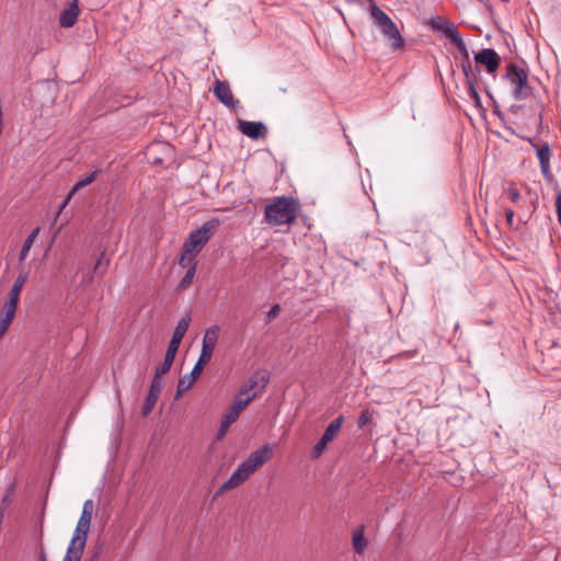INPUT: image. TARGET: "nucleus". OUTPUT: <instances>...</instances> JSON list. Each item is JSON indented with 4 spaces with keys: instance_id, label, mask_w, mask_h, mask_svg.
<instances>
[{
    "instance_id": "39448f33",
    "label": "nucleus",
    "mask_w": 561,
    "mask_h": 561,
    "mask_svg": "<svg viewBox=\"0 0 561 561\" xmlns=\"http://www.w3.org/2000/svg\"><path fill=\"white\" fill-rule=\"evenodd\" d=\"M506 79L512 85V93L515 100H526L531 94V87L528 83V73L525 69L515 64L507 65Z\"/></svg>"
},
{
    "instance_id": "72a5a7b5",
    "label": "nucleus",
    "mask_w": 561,
    "mask_h": 561,
    "mask_svg": "<svg viewBox=\"0 0 561 561\" xmlns=\"http://www.w3.org/2000/svg\"><path fill=\"white\" fill-rule=\"evenodd\" d=\"M39 561H48L44 549H42L39 552Z\"/></svg>"
},
{
    "instance_id": "6e6552de",
    "label": "nucleus",
    "mask_w": 561,
    "mask_h": 561,
    "mask_svg": "<svg viewBox=\"0 0 561 561\" xmlns=\"http://www.w3.org/2000/svg\"><path fill=\"white\" fill-rule=\"evenodd\" d=\"M343 421H344V417L341 415V416L336 417L335 420H333L329 424V426L325 428L322 437L320 438V440L313 447V450H312V454H311V457L313 459L319 458L324 453L328 444L331 440H333L334 437L340 432V430L342 427V424H343Z\"/></svg>"
},
{
    "instance_id": "2f4dec72",
    "label": "nucleus",
    "mask_w": 561,
    "mask_h": 561,
    "mask_svg": "<svg viewBox=\"0 0 561 561\" xmlns=\"http://www.w3.org/2000/svg\"><path fill=\"white\" fill-rule=\"evenodd\" d=\"M279 305H274L267 312V320L272 321L273 319H275L279 314Z\"/></svg>"
},
{
    "instance_id": "7ed1b4c3",
    "label": "nucleus",
    "mask_w": 561,
    "mask_h": 561,
    "mask_svg": "<svg viewBox=\"0 0 561 561\" xmlns=\"http://www.w3.org/2000/svg\"><path fill=\"white\" fill-rule=\"evenodd\" d=\"M268 381L270 378L265 373L255 374L252 378H250L248 382L241 386L239 392L236 394L224 417L234 423L241 412L249 405L252 400L256 398L259 392H262L265 389Z\"/></svg>"
},
{
    "instance_id": "ddd939ff",
    "label": "nucleus",
    "mask_w": 561,
    "mask_h": 561,
    "mask_svg": "<svg viewBox=\"0 0 561 561\" xmlns=\"http://www.w3.org/2000/svg\"><path fill=\"white\" fill-rule=\"evenodd\" d=\"M214 93L216 98L225 104L227 107L236 108L239 104V101L234 100L229 83L226 81H216V85L214 89Z\"/></svg>"
},
{
    "instance_id": "a878e982",
    "label": "nucleus",
    "mask_w": 561,
    "mask_h": 561,
    "mask_svg": "<svg viewBox=\"0 0 561 561\" xmlns=\"http://www.w3.org/2000/svg\"><path fill=\"white\" fill-rule=\"evenodd\" d=\"M195 256L196 255L194 253L186 252V250L183 248L179 264L183 267L192 266L194 263H196L194 261Z\"/></svg>"
},
{
    "instance_id": "412c9836",
    "label": "nucleus",
    "mask_w": 561,
    "mask_h": 561,
    "mask_svg": "<svg viewBox=\"0 0 561 561\" xmlns=\"http://www.w3.org/2000/svg\"><path fill=\"white\" fill-rule=\"evenodd\" d=\"M41 231L39 227H36L25 239L22 249L19 254V262H24L30 253L31 248L33 247L38 233Z\"/></svg>"
},
{
    "instance_id": "9b49d317",
    "label": "nucleus",
    "mask_w": 561,
    "mask_h": 561,
    "mask_svg": "<svg viewBox=\"0 0 561 561\" xmlns=\"http://www.w3.org/2000/svg\"><path fill=\"white\" fill-rule=\"evenodd\" d=\"M239 130L253 140L265 138L267 129L262 122L239 121Z\"/></svg>"
},
{
    "instance_id": "c85d7f7f",
    "label": "nucleus",
    "mask_w": 561,
    "mask_h": 561,
    "mask_svg": "<svg viewBox=\"0 0 561 561\" xmlns=\"http://www.w3.org/2000/svg\"><path fill=\"white\" fill-rule=\"evenodd\" d=\"M468 94L472 99L473 104H474L476 107H481L482 106L480 95H479V93L477 91V88H476V83L468 84Z\"/></svg>"
},
{
    "instance_id": "f3484780",
    "label": "nucleus",
    "mask_w": 561,
    "mask_h": 561,
    "mask_svg": "<svg viewBox=\"0 0 561 561\" xmlns=\"http://www.w3.org/2000/svg\"><path fill=\"white\" fill-rule=\"evenodd\" d=\"M18 307L4 304L0 311V339L5 334L12 323Z\"/></svg>"
},
{
    "instance_id": "473e14b6",
    "label": "nucleus",
    "mask_w": 561,
    "mask_h": 561,
    "mask_svg": "<svg viewBox=\"0 0 561 561\" xmlns=\"http://www.w3.org/2000/svg\"><path fill=\"white\" fill-rule=\"evenodd\" d=\"M514 210L512 208L505 209L506 222L511 228H514Z\"/></svg>"
},
{
    "instance_id": "4468645a",
    "label": "nucleus",
    "mask_w": 561,
    "mask_h": 561,
    "mask_svg": "<svg viewBox=\"0 0 561 561\" xmlns=\"http://www.w3.org/2000/svg\"><path fill=\"white\" fill-rule=\"evenodd\" d=\"M218 335H219V327L218 325H213L205 331V334L203 337L202 351H201V355H203V359L211 358L214 348L218 341Z\"/></svg>"
},
{
    "instance_id": "b1692460",
    "label": "nucleus",
    "mask_w": 561,
    "mask_h": 561,
    "mask_svg": "<svg viewBox=\"0 0 561 561\" xmlns=\"http://www.w3.org/2000/svg\"><path fill=\"white\" fill-rule=\"evenodd\" d=\"M367 542L364 537V528L362 527L353 536V547L357 553H362L365 550Z\"/></svg>"
},
{
    "instance_id": "c756f323",
    "label": "nucleus",
    "mask_w": 561,
    "mask_h": 561,
    "mask_svg": "<svg viewBox=\"0 0 561 561\" xmlns=\"http://www.w3.org/2000/svg\"><path fill=\"white\" fill-rule=\"evenodd\" d=\"M107 265H108V261H107V260H104V255H102V256L98 260V262H96V264H95V266H94V272H95V273H99L100 275H102V274L105 272V270H106Z\"/></svg>"
},
{
    "instance_id": "f03ea898",
    "label": "nucleus",
    "mask_w": 561,
    "mask_h": 561,
    "mask_svg": "<svg viewBox=\"0 0 561 561\" xmlns=\"http://www.w3.org/2000/svg\"><path fill=\"white\" fill-rule=\"evenodd\" d=\"M300 211V203L293 196H276L264 208V220L271 226H290Z\"/></svg>"
},
{
    "instance_id": "a211bd4d",
    "label": "nucleus",
    "mask_w": 561,
    "mask_h": 561,
    "mask_svg": "<svg viewBox=\"0 0 561 561\" xmlns=\"http://www.w3.org/2000/svg\"><path fill=\"white\" fill-rule=\"evenodd\" d=\"M537 158L539 160L541 173L543 174V176H550L551 150L548 142L543 144L540 148L537 149Z\"/></svg>"
},
{
    "instance_id": "f704fd0d",
    "label": "nucleus",
    "mask_w": 561,
    "mask_h": 561,
    "mask_svg": "<svg viewBox=\"0 0 561 561\" xmlns=\"http://www.w3.org/2000/svg\"><path fill=\"white\" fill-rule=\"evenodd\" d=\"M98 558H99V557H98V554H94V556L90 559V561H98Z\"/></svg>"
},
{
    "instance_id": "f8f14e48",
    "label": "nucleus",
    "mask_w": 561,
    "mask_h": 561,
    "mask_svg": "<svg viewBox=\"0 0 561 561\" xmlns=\"http://www.w3.org/2000/svg\"><path fill=\"white\" fill-rule=\"evenodd\" d=\"M474 60L478 64L485 66L488 72L494 73L500 66V56L492 48H484L474 55Z\"/></svg>"
},
{
    "instance_id": "dca6fc26",
    "label": "nucleus",
    "mask_w": 561,
    "mask_h": 561,
    "mask_svg": "<svg viewBox=\"0 0 561 561\" xmlns=\"http://www.w3.org/2000/svg\"><path fill=\"white\" fill-rule=\"evenodd\" d=\"M79 15L78 0H73L68 8L60 13L59 23L62 27H71L77 22Z\"/></svg>"
},
{
    "instance_id": "9d476101",
    "label": "nucleus",
    "mask_w": 561,
    "mask_h": 561,
    "mask_svg": "<svg viewBox=\"0 0 561 561\" xmlns=\"http://www.w3.org/2000/svg\"><path fill=\"white\" fill-rule=\"evenodd\" d=\"M190 321H191V317L188 314H186L178 322L175 330L173 332L172 339L169 343L167 354L175 357L179 346L181 344V341L188 330Z\"/></svg>"
},
{
    "instance_id": "bb28decb",
    "label": "nucleus",
    "mask_w": 561,
    "mask_h": 561,
    "mask_svg": "<svg viewBox=\"0 0 561 561\" xmlns=\"http://www.w3.org/2000/svg\"><path fill=\"white\" fill-rule=\"evenodd\" d=\"M373 416L374 412L369 411L368 409L363 410L357 421L358 427H365L373 420Z\"/></svg>"
},
{
    "instance_id": "0eeeda50",
    "label": "nucleus",
    "mask_w": 561,
    "mask_h": 561,
    "mask_svg": "<svg viewBox=\"0 0 561 561\" xmlns=\"http://www.w3.org/2000/svg\"><path fill=\"white\" fill-rule=\"evenodd\" d=\"M430 24L433 30L440 31L463 55L468 57L467 46L455 24L444 21L440 16L432 18Z\"/></svg>"
},
{
    "instance_id": "aec40b11",
    "label": "nucleus",
    "mask_w": 561,
    "mask_h": 561,
    "mask_svg": "<svg viewBox=\"0 0 561 561\" xmlns=\"http://www.w3.org/2000/svg\"><path fill=\"white\" fill-rule=\"evenodd\" d=\"M98 170L87 174L83 179H81L80 181H78L73 187L71 188V191L69 192L66 201L64 202L62 206H61V209L66 207V205L69 203V201L72 198V196L76 194L77 191H79L80 188L87 186V185H90L91 183H93L96 179V174H98Z\"/></svg>"
},
{
    "instance_id": "7c9ffc66",
    "label": "nucleus",
    "mask_w": 561,
    "mask_h": 561,
    "mask_svg": "<svg viewBox=\"0 0 561 561\" xmlns=\"http://www.w3.org/2000/svg\"><path fill=\"white\" fill-rule=\"evenodd\" d=\"M507 195H508V198L512 203H517L519 197H520V194L518 192L517 188H514V187H510L507 190Z\"/></svg>"
},
{
    "instance_id": "423d86ee",
    "label": "nucleus",
    "mask_w": 561,
    "mask_h": 561,
    "mask_svg": "<svg viewBox=\"0 0 561 561\" xmlns=\"http://www.w3.org/2000/svg\"><path fill=\"white\" fill-rule=\"evenodd\" d=\"M220 220L215 218L206 221L199 229L190 233L185 240L183 248L186 252L197 255L203 247L208 242L213 231L219 226Z\"/></svg>"
},
{
    "instance_id": "4be33fe9",
    "label": "nucleus",
    "mask_w": 561,
    "mask_h": 561,
    "mask_svg": "<svg viewBox=\"0 0 561 561\" xmlns=\"http://www.w3.org/2000/svg\"><path fill=\"white\" fill-rule=\"evenodd\" d=\"M466 61L462 62V71L466 77L467 84L476 83L477 82V76L480 72V69L478 66H472L471 61L469 60V56L467 57L465 55Z\"/></svg>"
},
{
    "instance_id": "2eb2a0df",
    "label": "nucleus",
    "mask_w": 561,
    "mask_h": 561,
    "mask_svg": "<svg viewBox=\"0 0 561 561\" xmlns=\"http://www.w3.org/2000/svg\"><path fill=\"white\" fill-rule=\"evenodd\" d=\"M163 388V382L161 380H157V378H153L151 382L150 390L148 392V396L144 402L141 413L144 416H147L152 411L161 391Z\"/></svg>"
},
{
    "instance_id": "5701e85b",
    "label": "nucleus",
    "mask_w": 561,
    "mask_h": 561,
    "mask_svg": "<svg viewBox=\"0 0 561 561\" xmlns=\"http://www.w3.org/2000/svg\"><path fill=\"white\" fill-rule=\"evenodd\" d=\"M174 358L175 357L165 353L164 360L156 368L153 378H157V380H161L160 378L170 370Z\"/></svg>"
},
{
    "instance_id": "20e7f679",
    "label": "nucleus",
    "mask_w": 561,
    "mask_h": 561,
    "mask_svg": "<svg viewBox=\"0 0 561 561\" xmlns=\"http://www.w3.org/2000/svg\"><path fill=\"white\" fill-rule=\"evenodd\" d=\"M93 514V501L87 500L83 503L82 513L78 520L76 530L73 533L72 539L67 549L64 561H80L81 556L83 553L88 534L90 530L91 519Z\"/></svg>"
},
{
    "instance_id": "393cba45",
    "label": "nucleus",
    "mask_w": 561,
    "mask_h": 561,
    "mask_svg": "<svg viewBox=\"0 0 561 561\" xmlns=\"http://www.w3.org/2000/svg\"><path fill=\"white\" fill-rule=\"evenodd\" d=\"M195 272H196V263H194L192 266L188 267L185 275L181 279V282L179 284V287L181 289H186L191 286L193 277L195 275Z\"/></svg>"
},
{
    "instance_id": "1a4fd4ad",
    "label": "nucleus",
    "mask_w": 561,
    "mask_h": 561,
    "mask_svg": "<svg viewBox=\"0 0 561 561\" xmlns=\"http://www.w3.org/2000/svg\"><path fill=\"white\" fill-rule=\"evenodd\" d=\"M210 358H204L203 355H199V358L190 374L184 375L180 378L176 389V398L181 397L185 391H187L197 380L198 376L203 371L204 365H206Z\"/></svg>"
},
{
    "instance_id": "f257e3e1",
    "label": "nucleus",
    "mask_w": 561,
    "mask_h": 561,
    "mask_svg": "<svg viewBox=\"0 0 561 561\" xmlns=\"http://www.w3.org/2000/svg\"><path fill=\"white\" fill-rule=\"evenodd\" d=\"M273 456V448L270 445H264L254 450L250 456L238 466L230 478L222 483L217 491V494L227 492L241 485L248 478L253 474L259 468L266 463Z\"/></svg>"
},
{
    "instance_id": "6ab92c4d",
    "label": "nucleus",
    "mask_w": 561,
    "mask_h": 561,
    "mask_svg": "<svg viewBox=\"0 0 561 561\" xmlns=\"http://www.w3.org/2000/svg\"><path fill=\"white\" fill-rule=\"evenodd\" d=\"M26 279H27L26 273H22L15 278V280L12 285V288L10 290V294H9V299L5 304L18 307L20 294H21L23 286L25 285Z\"/></svg>"
},
{
    "instance_id": "cd10ccee",
    "label": "nucleus",
    "mask_w": 561,
    "mask_h": 561,
    "mask_svg": "<svg viewBox=\"0 0 561 561\" xmlns=\"http://www.w3.org/2000/svg\"><path fill=\"white\" fill-rule=\"evenodd\" d=\"M232 424H233V422H231V421H229V420H227V419L222 417L221 423H220V426H219L218 432H217V434H216V439H217V440L222 439V438L226 436V434H227V432H228V428H229V427H230V425H232Z\"/></svg>"
}]
</instances>
